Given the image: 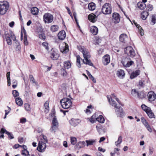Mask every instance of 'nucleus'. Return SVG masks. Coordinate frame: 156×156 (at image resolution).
Returning <instances> with one entry per match:
<instances>
[{"mask_svg":"<svg viewBox=\"0 0 156 156\" xmlns=\"http://www.w3.org/2000/svg\"><path fill=\"white\" fill-rule=\"evenodd\" d=\"M43 19L45 23H51L53 20V16L49 13H46L43 16Z\"/></svg>","mask_w":156,"mask_h":156,"instance_id":"6","label":"nucleus"},{"mask_svg":"<svg viewBox=\"0 0 156 156\" xmlns=\"http://www.w3.org/2000/svg\"><path fill=\"white\" fill-rule=\"evenodd\" d=\"M122 141V137L121 136H119L118 140L115 143L116 146H117L118 145L120 144Z\"/></svg>","mask_w":156,"mask_h":156,"instance_id":"43","label":"nucleus"},{"mask_svg":"<svg viewBox=\"0 0 156 156\" xmlns=\"http://www.w3.org/2000/svg\"><path fill=\"white\" fill-rule=\"evenodd\" d=\"M6 134L8 135V137L9 139H12L14 138L13 135L10 133L6 131Z\"/></svg>","mask_w":156,"mask_h":156,"instance_id":"52","label":"nucleus"},{"mask_svg":"<svg viewBox=\"0 0 156 156\" xmlns=\"http://www.w3.org/2000/svg\"><path fill=\"white\" fill-rule=\"evenodd\" d=\"M80 122V120L79 119H73L70 121V124L74 126H77Z\"/></svg>","mask_w":156,"mask_h":156,"instance_id":"17","label":"nucleus"},{"mask_svg":"<svg viewBox=\"0 0 156 156\" xmlns=\"http://www.w3.org/2000/svg\"><path fill=\"white\" fill-rule=\"evenodd\" d=\"M141 120L142 122L145 127L148 126L149 125L148 122L146 121V120L144 118H141Z\"/></svg>","mask_w":156,"mask_h":156,"instance_id":"46","label":"nucleus"},{"mask_svg":"<svg viewBox=\"0 0 156 156\" xmlns=\"http://www.w3.org/2000/svg\"><path fill=\"white\" fill-rule=\"evenodd\" d=\"M92 107V105H90V106H87V109L86 110V112L87 114H90V110H89V109L91 108Z\"/></svg>","mask_w":156,"mask_h":156,"instance_id":"56","label":"nucleus"},{"mask_svg":"<svg viewBox=\"0 0 156 156\" xmlns=\"http://www.w3.org/2000/svg\"><path fill=\"white\" fill-rule=\"evenodd\" d=\"M26 122V119L25 118H22L20 120V122L22 123H25Z\"/></svg>","mask_w":156,"mask_h":156,"instance_id":"63","label":"nucleus"},{"mask_svg":"<svg viewBox=\"0 0 156 156\" xmlns=\"http://www.w3.org/2000/svg\"><path fill=\"white\" fill-rule=\"evenodd\" d=\"M102 13L105 15L111 14L112 11V8L110 4L106 3L104 4L101 9Z\"/></svg>","mask_w":156,"mask_h":156,"instance_id":"4","label":"nucleus"},{"mask_svg":"<svg viewBox=\"0 0 156 156\" xmlns=\"http://www.w3.org/2000/svg\"><path fill=\"white\" fill-rule=\"evenodd\" d=\"M154 151V149L153 147H151L149 149V154L150 155H151L153 153Z\"/></svg>","mask_w":156,"mask_h":156,"instance_id":"57","label":"nucleus"},{"mask_svg":"<svg viewBox=\"0 0 156 156\" xmlns=\"http://www.w3.org/2000/svg\"><path fill=\"white\" fill-rule=\"evenodd\" d=\"M22 154L25 156H30V155L29 154V151L26 149L23 150Z\"/></svg>","mask_w":156,"mask_h":156,"instance_id":"42","label":"nucleus"},{"mask_svg":"<svg viewBox=\"0 0 156 156\" xmlns=\"http://www.w3.org/2000/svg\"><path fill=\"white\" fill-rule=\"evenodd\" d=\"M66 8L68 11V13L70 15V16L71 17L72 19H73V17L72 15L71 12V11H70L69 9L67 7H66Z\"/></svg>","mask_w":156,"mask_h":156,"instance_id":"60","label":"nucleus"},{"mask_svg":"<svg viewBox=\"0 0 156 156\" xmlns=\"http://www.w3.org/2000/svg\"><path fill=\"white\" fill-rule=\"evenodd\" d=\"M125 53L131 57H134L135 55V53L134 49L131 46H128L125 48Z\"/></svg>","mask_w":156,"mask_h":156,"instance_id":"8","label":"nucleus"},{"mask_svg":"<svg viewBox=\"0 0 156 156\" xmlns=\"http://www.w3.org/2000/svg\"><path fill=\"white\" fill-rule=\"evenodd\" d=\"M88 19L92 22L94 23L97 20V16L94 14H91L88 16Z\"/></svg>","mask_w":156,"mask_h":156,"instance_id":"18","label":"nucleus"},{"mask_svg":"<svg viewBox=\"0 0 156 156\" xmlns=\"http://www.w3.org/2000/svg\"><path fill=\"white\" fill-rule=\"evenodd\" d=\"M42 45L45 47V48L48 51V50L49 48L48 46V44L47 42H43Z\"/></svg>","mask_w":156,"mask_h":156,"instance_id":"55","label":"nucleus"},{"mask_svg":"<svg viewBox=\"0 0 156 156\" xmlns=\"http://www.w3.org/2000/svg\"><path fill=\"white\" fill-rule=\"evenodd\" d=\"M24 44L25 45H27L28 44V43L27 41V35L26 33L25 30H24Z\"/></svg>","mask_w":156,"mask_h":156,"instance_id":"40","label":"nucleus"},{"mask_svg":"<svg viewBox=\"0 0 156 156\" xmlns=\"http://www.w3.org/2000/svg\"><path fill=\"white\" fill-rule=\"evenodd\" d=\"M84 59L83 60L84 63L90 66H93V64L91 61L88 59L90 57V53L87 49L83 53Z\"/></svg>","mask_w":156,"mask_h":156,"instance_id":"2","label":"nucleus"},{"mask_svg":"<svg viewBox=\"0 0 156 156\" xmlns=\"http://www.w3.org/2000/svg\"><path fill=\"white\" fill-rule=\"evenodd\" d=\"M50 57L54 60L57 59L59 57V54L58 53V51L57 50L52 51L51 53Z\"/></svg>","mask_w":156,"mask_h":156,"instance_id":"13","label":"nucleus"},{"mask_svg":"<svg viewBox=\"0 0 156 156\" xmlns=\"http://www.w3.org/2000/svg\"><path fill=\"white\" fill-rule=\"evenodd\" d=\"M18 140L20 144H21L24 142V140L23 137H19L18 138Z\"/></svg>","mask_w":156,"mask_h":156,"instance_id":"62","label":"nucleus"},{"mask_svg":"<svg viewBox=\"0 0 156 156\" xmlns=\"http://www.w3.org/2000/svg\"><path fill=\"white\" fill-rule=\"evenodd\" d=\"M61 75L64 77H66L68 73L67 71L66 70L63 68H62L61 69Z\"/></svg>","mask_w":156,"mask_h":156,"instance_id":"38","label":"nucleus"},{"mask_svg":"<svg viewBox=\"0 0 156 156\" xmlns=\"http://www.w3.org/2000/svg\"><path fill=\"white\" fill-rule=\"evenodd\" d=\"M12 93L13 96L14 97H16L17 96H18L19 95V93L18 92L17 90H14L12 91Z\"/></svg>","mask_w":156,"mask_h":156,"instance_id":"49","label":"nucleus"},{"mask_svg":"<svg viewBox=\"0 0 156 156\" xmlns=\"http://www.w3.org/2000/svg\"><path fill=\"white\" fill-rule=\"evenodd\" d=\"M108 101H109L110 104V105H111L112 106H114L115 108H116V107H118V106H117L116 105V103L115 101L111 99V100H110V98H108Z\"/></svg>","mask_w":156,"mask_h":156,"instance_id":"30","label":"nucleus"},{"mask_svg":"<svg viewBox=\"0 0 156 156\" xmlns=\"http://www.w3.org/2000/svg\"><path fill=\"white\" fill-rule=\"evenodd\" d=\"M16 102L19 106H21L23 104V101L20 98H16Z\"/></svg>","mask_w":156,"mask_h":156,"instance_id":"29","label":"nucleus"},{"mask_svg":"<svg viewBox=\"0 0 156 156\" xmlns=\"http://www.w3.org/2000/svg\"><path fill=\"white\" fill-rule=\"evenodd\" d=\"M50 30L52 32H55L58 30L59 27L57 25H53L51 26Z\"/></svg>","mask_w":156,"mask_h":156,"instance_id":"25","label":"nucleus"},{"mask_svg":"<svg viewBox=\"0 0 156 156\" xmlns=\"http://www.w3.org/2000/svg\"><path fill=\"white\" fill-rule=\"evenodd\" d=\"M31 12L33 15H36L38 12V9L36 7H34L31 9Z\"/></svg>","mask_w":156,"mask_h":156,"instance_id":"27","label":"nucleus"},{"mask_svg":"<svg viewBox=\"0 0 156 156\" xmlns=\"http://www.w3.org/2000/svg\"><path fill=\"white\" fill-rule=\"evenodd\" d=\"M49 103L48 101H46L44 105V111L46 113L48 112L49 110Z\"/></svg>","mask_w":156,"mask_h":156,"instance_id":"26","label":"nucleus"},{"mask_svg":"<svg viewBox=\"0 0 156 156\" xmlns=\"http://www.w3.org/2000/svg\"><path fill=\"white\" fill-rule=\"evenodd\" d=\"M148 98L149 101H153L156 99V94L152 91L149 92L147 94Z\"/></svg>","mask_w":156,"mask_h":156,"instance_id":"12","label":"nucleus"},{"mask_svg":"<svg viewBox=\"0 0 156 156\" xmlns=\"http://www.w3.org/2000/svg\"><path fill=\"white\" fill-rule=\"evenodd\" d=\"M137 96L140 99H143L146 97V94L143 92H140L138 93Z\"/></svg>","mask_w":156,"mask_h":156,"instance_id":"34","label":"nucleus"},{"mask_svg":"<svg viewBox=\"0 0 156 156\" xmlns=\"http://www.w3.org/2000/svg\"><path fill=\"white\" fill-rule=\"evenodd\" d=\"M5 36L7 43L9 45H11L12 44L11 39L14 41H15L16 39L15 35L12 33H10L6 34V33H5Z\"/></svg>","mask_w":156,"mask_h":156,"instance_id":"5","label":"nucleus"},{"mask_svg":"<svg viewBox=\"0 0 156 156\" xmlns=\"http://www.w3.org/2000/svg\"><path fill=\"white\" fill-rule=\"evenodd\" d=\"M39 37L41 39H44L45 38V36L44 35V34L43 33L39 34Z\"/></svg>","mask_w":156,"mask_h":156,"instance_id":"59","label":"nucleus"},{"mask_svg":"<svg viewBox=\"0 0 156 156\" xmlns=\"http://www.w3.org/2000/svg\"><path fill=\"white\" fill-rule=\"evenodd\" d=\"M102 62L105 65H107L110 62V57L108 55H105L102 58Z\"/></svg>","mask_w":156,"mask_h":156,"instance_id":"15","label":"nucleus"},{"mask_svg":"<svg viewBox=\"0 0 156 156\" xmlns=\"http://www.w3.org/2000/svg\"><path fill=\"white\" fill-rule=\"evenodd\" d=\"M68 45L66 43H64L63 46L60 47V50L62 53H66L69 51Z\"/></svg>","mask_w":156,"mask_h":156,"instance_id":"14","label":"nucleus"},{"mask_svg":"<svg viewBox=\"0 0 156 156\" xmlns=\"http://www.w3.org/2000/svg\"><path fill=\"white\" fill-rule=\"evenodd\" d=\"M112 20L114 23H119L120 20L119 15L117 13H114L112 15Z\"/></svg>","mask_w":156,"mask_h":156,"instance_id":"11","label":"nucleus"},{"mask_svg":"<svg viewBox=\"0 0 156 156\" xmlns=\"http://www.w3.org/2000/svg\"><path fill=\"white\" fill-rule=\"evenodd\" d=\"M127 38V35L125 34L120 35L119 37V41L122 42H124Z\"/></svg>","mask_w":156,"mask_h":156,"instance_id":"22","label":"nucleus"},{"mask_svg":"<svg viewBox=\"0 0 156 156\" xmlns=\"http://www.w3.org/2000/svg\"><path fill=\"white\" fill-rule=\"evenodd\" d=\"M11 110V108L9 107H8V112H7V110H5V116L4 117V119H5L6 117V115L9 114Z\"/></svg>","mask_w":156,"mask_h":156,"instance_id":"61","label":"nucleus"},{"mask_svg":"<svg viewBox=\"0 0 156 156\" xmlns=\"http://www.w3.org/2000/svg\"><path fill=\"white\" fill-rule=\"evenodd\" d=\"M149 14L148 12L147 11H143L141 14V17L143 20H145Z\"/></svg>","mask_w":156,"mask_h":156,"instance_id":"28","label":"nucleus"},{"mask_svg":"<svg viewBox=\"0 0 156 156\" xmlns=\"http://www.w3.org/2000/svg\"><path fill=\"white\" fill-rule=\"evenodd\" d=\"M62 108L65 109L68 108L72 106V102L70 99L67 98H64L60 101Z\"/></svg>","mask_w":156,"mask_h":156,"instance_id":"3","label":"nucleus"},{"mask_svg":"<svg viewBox=\"0 0 156 156\" xmlns=\"http://www.w3.org/2000/svg\"><path fill=\"white\" fill-rule=\"evenodd\" d=\"M96 140H87L86 142L87 143V146H88L89 145H93L96 142Z\"/></svg>","mask_w":156,"mask_h":156,"instance_id":"39","label":"nucleus"},{"mask_svg":"<svg viewBox=\"0 0 156 156\" xmlns=\"http://www.w3.org/2000/svg\"><path fill=\"white\" fill-rule=\"evenodd\" d=\"M58 126V121L55 117L52 120V126L50 128V130L51 132H55L56 130L57 129Z\"/></svg>","mask_w":156,"mask_h":156,"instance_id":"7","label":"nucleus"},{"mask_svg":"<svg viewBox=\"0 0 156 156\" xmlns=\"http://www.w3.org/2000/svg\"><path fill=\"white\" fill-rule=\"evenodd\" d=\"M116 114L118 116L122 117L124 115L125 113L123 111L122 108L121 107L118 106L115 108Z\"/></svg>","mask_w":156,"mask_h":156,"instance_id":"10","label":"nucleus"},{"mask_svg":"<svg viewBox=\"0 0 156 156\" xmlns=\"http://www.w3.org/2000/svg\"><path fill=\"white\" fill-rule=\"evenodd\" d=\"M88 7L90 10L93 11L95 9V5L93 2L90 3L89 4Z\"/></svg>","mask_w":156,"mask_h":156,"instance_id":"31","label":"nucleus"},{"mask_svg":"<svg viewBox=\"0 0 156 156\" xmlns=\"http://www.w3.org/2000/svg\"><path fill=\"white\" fill-rule=\"evenodd\" d=\"M117 75L119 78H122L125 76V73L123 70L119 69L117 72Z\"/></svg>","mask_w":156,"mask_h":156,"instance_id":"21","label":"nucleus"},{"mask_svg":"<svg viewBox=\"0 0 156 156\" xmlns=\"http://www.w3.org/2000/svg\"><path fill=\"white\" fill-rule=\"evenodd\" d=\"M46 147V143H44L43 142V140L42 139L38 143L37 150L40 152H43L45 151Z\"/></svg>","mask_w":156,"mask_h":156,"instance_id":"9","label":"nucleus"},{"mask_svg":"<svg viewBox=\"0 0 156 156\" xmlns=\"http://www.w3.org/2000/svg\"><path fill=\"white\" fill-rule=\"evenodd\" d=\"M133 63V62L131 61L129 62H122V64L125 67H129Z\"/></svg>","mask_w":156,"mask_h":156,"instance_id":"24","label":"nucleus"},{"mask_svg":"<svg viewBox=\"0 0 156 156\" xmlns=\"http://www.w3.org/2000/svg\"><path fill=\"white\" fill-rule=\"evenodd\" d=\"M71 143L73 145H75L76 143L77 140L76 137H71L70 138Z\"/></svg>","mask_w":156,"mask_h":156,"instance_id":"41","label":"nucleus"},{"mask_svg":"<svg viewBox=\"0 0 156 156\" xmlns=\"http://www.w3.org/2000/svg\"><path fill=\"white\" fill-rule=\"evenodd\" d=\"M136 27L138 29L141 35H144V31L142 27L139 25H137Z\"/></svg>","mask_w":156,"mask_h":156,"instance_id":"35","label":"nucleus"},{"mask_svg":"<svg viewBox=\"0 0 156 156\" xmlns=\"http://www.w3.org/2000/svg\"><path fill=\"white\" fill-rule=\"evenodd\" d=\"M42 138H41V140L42 139L43 140V142L44 143H47L48 142V140H47V137L46 136H44V135H42Z\"/></svg>","mask_w":156,"mask_h":156,"instance_id":"54","label":"nucleus"},{"mask_svg":"<svg viewBox=\"0 0 156 156\" xmlns=\"http://www.w3.org/2000/svg\"><path fill=\"white\" fill-rule=\"evenodd\" d=\"M96 120L101 123H104L105 122V119L103 117L100 115L96 118Z\"/></svg>","mask_w":156,"mask_h":156,"instance_id":"32","label":"nucleus"},{"mask_svg":"<svg viewBox=\"0 0 156 156\" xmlns=\"http://www.w3.org/2000/svg\"><path fill=\"white\" fill-rule=\"evenodd\" d=\"M138 92L135 89H133L131 92V94L134 97H136V96H137Z\"/></svg>","mask_w":156,"mask_h":156,"instance_id":"45","label":"nucleus"},{"mask_svg":"<svg viewBox=\"0 0 156 156\" xmlns=\"http://www.w3.org/2000/svg\"><path fill=\"white\" fill-rule=\"evenodd\" d=\"M151 22L153 24H154L156 22V15H153L152 16Z\"/></svg>","mask_w":156,"mask_h":156,"instance_id":"51","label":"nucleus"},{"mask_svg":"<svg viewBox=\"0 0 156 156\" xmlns=\"http://www.w3.org/2000/svg\"><path fill=\"white\" fill-rule=\"evenodd\" d=\"M80 57L78 56L77 57L76 65L79 68H80L81 67L80 64Z\"/></svg>","mask_w":156,"mask_h":156,"instance_id":"47","label":"nucleus"},{"mask_svg":"<svg viewBox=\"0 0 156 156\" xmlns=\"http://www.w3.org/2000/svg\"><path fill=\"white\" fill-rule=\"evenodd\" d=\"M58 37L59 40H64L66 37V33L65 31L62 30L60 31L58 34Z\"/></svg>","mask_w":156,"mask_h":156,"instance_id":"16","label":"nucleus"},{"mask_svg":"<svg viewBox=\"0 0 156 156\" xmlns=\"http://www.w3.org/2000/svg\"><path fill=\"white\" fill-rule=\"evenodd\" d=\"M9 4L5 1L0 2V15H4L9 9Z\"/></svg>","mask_w":156,"mask_h":156,"instance_id":"1","label":"nucleus"},{"mask_svg":"<svg viewBox=\"0 0 156 156\" xmlns=\"http://www.w3.org/2000/svg\"><path fill=\"white\" fill-rule=\"evenodd\" d=\"M90 31L94 35H96L98 32V29L96 27L93 26L91 27Z\"/></svg>","mask_w":156,"mask_h":156,"instance_id":"20","label":"nucleus"},{"mask_svg":"<svg viewBox=\"0 0 156 156\" xmlns=\"http://www.w3.org/2000/svg\"><path fill=\"white\" fill-rule=\"evenodd\" d=\"M146 113L150 118H151L154 117V113L152 112L151 108L149 109V110L146 112Z\"/></svg>","mask_w":156,"mask_h":156,"instance_id":"36","label":"nucleus"},{"mask_svg":"<svg viewBox=\"0 0 156 156\" xmlns=\"http://www.w3.org/2000/svg\"><path fill=\"white\" fill-rule=\"evenodd\" d=\"M10 72H8L6 74V77H7V80H8V81H9V82L10 80Z\"/></svg>","mask_w":156,"mask_h":156,"instance_id":"58","label":"nucleus"},{"mask_svg":"<svg viewBox=\"0 0 156 156\" xmlns=\"http://www.w3.org/2000/svg\"><path fill=\"white\" fill-rule=\"evenodd\" d=\"M64 67L66 69H69L71 66V65L70 62L69 61H67L65 62L63 64Z\"/></svg>","mask_w":156,"mask_h":156,"instance_id":"23","label":"nucleus"},{"mask_svg":"<svg viewBox=\"0 0 156 156\" xmlns=\"http://www.w3.org/2000/svg\"><path fill=\"white\" fill-rule=\"evenodd\" d=\"M79 50L80 51H81L82 53L83 52V51H85V50L86 49L85 48H83L81 47H80L78 48Z\"/></svg>","mask_w":156,"mask_h":156,"instance_id":"64","label":"nucleus"},{"mask_svg":"<svg viewBox=\"0 0 156 156\" xmlns=\"http://www.w3.org/2000/svg\"><path fill=\"white\" fill-rule=\"evenodd\" d=\"M140 71L139 70H136L133 71L131 74L130 76V78L131 79L134 78L136 77L140 73Z\"/></svg>","mask_w":156,"mask_h":156,"instance_id":"19","label":"nucleus"},{"mask_svg":"<svg viewBox=\"0 0 156 156\" xmlns=\"http://www.w3.org/2000/svg\"><path fill=\"white\" fill-rule=\"evenodd\" d=\"M29 77L30 79V81H32V83H34L36 85H37V83L36 82L34 77L32 75H29Z\"/></svg>","mask_w":156,"mask_h":156,"instance_id":"48","label":"nucleus"},{"mask_svg":"<svg viewBox=\"0 0 156 156\" xmlns=\"http://www.w3.org/2000/svg\"><path fill=\"white\" fill-rule=\"evenodd\" d=\"M25 108L27 111H29L30 110V105L29 104L26 103L24 105Z\"/></svg>","mask_w":156,"mask_h":156,"instance_id":"50","label":"nucleus"},{"mask_svg":"<svg viewBox=\"0 0 156 156\" xmlns=\"http://www.w3.org/2000/svg\"><path fill=\"white\" fill-rule=\"evenodd\" d=\"M97 118L96 115L95 114L93 115L89 119V120L91 122L93 123L96 120Z\"/></svg>","mask_w":156,"mask_h":156,"instance_id":"37","label":"nucleus"},{"mask_svg":"<svg viewBox=\"0 0 156 156\" xmlns=\"http://www.w3.org/2000/svg\"><path fill=\"white\" fill-rule=\"evenodd\" d=\"M137 5L138 8L141 10L144 9L146 7V4L144 3H138Z\"/></svg>","mask_w":156,"mask_h":156,"instance_id":"33","label":"nucleus"},{"mask_svg":"<svg viewBox=\"0 0 156 156\" xmlns=\"http://www.w3.org/2000/svg\"><path fill=\"white\" fill-rule=\"evenodd\" d=\"M141 107L143 110L145 111L146 112L149 110V109L150 108L147 107L144 104L142 105L141 106Z\"/></svg>","mask_w":156,"mask_h":156,"instance_id":"44","label":"nucleus"},{"mask_svg":"<svg viewBox=\"0 0 156 156\" xmlns=\"http://www.w3.org/2000/svg\"><path fill=\"white\" fill-rule=\"evenodd\" d=\"M153 9L152 6L150 4H148L147 6V9L148 11H151Z\"/></svg>","mask_w":156,"mask_h":156,"instance_id":"53","label":"nucleus"}]
</instances>
